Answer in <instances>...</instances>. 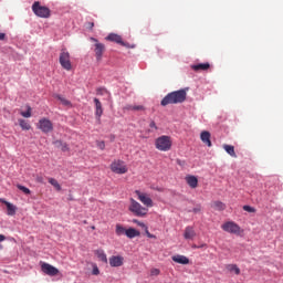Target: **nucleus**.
Wrapping results in <instances>:
<instances>
[{
	"instance_id": "473e14b6",
	"label": "nucleus",
	"mask_w": 283,
	"mask_h": 283,
	"mask_svg": "<svg viewBox=\"0 0 283 283\" xmlns=\"http://www.w3.org/2000/svg\"><path fill=\"white\" fill-rule=\"evenodd\" d=\"M21 116H23V118H30L32 116V107L28 106L27 112H21Z\"/></svg>"
},
{
	"instance_id": "79ce46f5",
	"label": "nucleus",
	"mask_w": 283,
	"mask_h": 283,
	"mask_svg": "<svg viewBox=\"0 0 283 283\" xmlns=\"http://www.w3.org/2000/svg\"><path fill=\"white\" fill-rule=\"evenodd\" d=\"M145 231H146L147 238H156V235L149 233V230L147 229V227L145 228Z\"/></svg>"
},
{
	"instance_id": "f8f14e48",
	"label": "nucleus",
	"mask_w": 283,
	"mask_h": 283,
	"mask_svg": "<svg viewBox=\"0 0 283 283\" xmlns=\"http://www.w3.org/2000/svg\"><path fill=\"white\" fill-rule=\"evenodd\" d=\"M106 41H111L112 43H117L118 45H123L124 48H127V43L123 41V38L116 33H109L106 36Z\"/></svg>"
},
{
	"instance_id": "ddd939ff",
	"label": "nucleus",
	"mask_w": 283,
	"mask_h": 283,
	"mask_svg": "<svg viewBox=\"0 0 283 283\" xmlns=\"http://www.w3.org/2000/svg\"><path fill=\"white\" fill-rule=\"evenodd\" d=\"M95 104V118L98 123H101V116H103V103H101V99L94 98Z\"/></svg>"
},
{
	"instance_id": "4be33fe9",
	"label": "nucleus",
	"mask_w": 283,
	"mask_h": 283,
	"mask_svg": "<svg viewBox=\"0 0 283 283\" xmlns=\"http://www.w3.org/2000/svg\"><path fill=\"white\" fill-rule=\"evenodd\" d=\"M223 149L224 151H227V154H229V156H231L232 158H238V155L235 154V147L224 144L223 145Z\"/></svg>"
},
{
	"instance_id": "c756f323",
	"label": "nucleus",
	"mask_w": 283,
	"mask_h": 283,
	"mask_svg": "<svg viewBox=\"0 0 283 283\" xmlns=\"http://www.w3.org/2000/svg\"><path fill=\"white\" fill-rule=\"evenodd\" d=\"M49 184L56 189V191H61V184L54 178H49Z\"/></svg>"
},
{
	"instance_id": "cd10ccee",
	"label": "nucleus",
	"mask_w": 283,
	"mask_h": 283,
	"mask_svg": "<svg viewBox=\"0 0 283 283\" xmlns=\"http://www.w3.org/2000/svg\"><path fill=\"white\" fill-rule=\"evenodd\" d=\"M19 125L21 129H24L25 132H30V129H32V126L25 119H19Z\"/></svg>"
},
{
	"instance_id": "2f4dec72",
	"label": "nucleus",
	"mask_w": 283,
	"mask_h": 283,
	"mask_svg": "<svg viewBox=\"0 0 283 283\" xmlns=\"http://www.w3.org/2000/svg\"><path fill=\"white\" fill-rule=\"evenodd\" d=\"M17 188L22 191V193H25V196H30V193H32V191L25 186L18 185Z\"/></svg>"
},
{
	"instance_id": "393cba45",
	"label": "nucleus",
	"mask_w": 283,
	"mask_h": 283,
	"mask_svg": "<svg viewBox=\"0 0 283 283\" xmlns=\"http://www.w3.org/2000/svg\"><path fill=\"white\" fill-rule=\"evenodd\" d=\"M212 209H214L216 211H224V209H227V206L222 201H213Z\"/></svg>"
},
{
	"instance_id": "412c9836",
	"label": "nucleus",
	"mask_w": 283,
	"mask_h": 283,
	"mask_svg": "<svg viewBox=\"0 0 283 283\" xmlns=\"http://www.w3.org/2000/svg\"><path fill=\"white\" fill-rule=\"evenodd\" d=\"M126 112H145L144 105H126L124 107Z\"/></svg>"
},
{
	"instance_id": "bb28decb",
	"label": "nucleus",
	"mask_w": 283,
	"mask_h": 283,
	"mask_svg": "<svg viewBox=\"0 0 283 283\" xmlns=\"http://www.w3.org/2000/svg\"><path fill=\"white\" fill-rule=\"evenodd\" d=\"M227 271L230 273H234V275H240V268L237 264H228L226 265Z\"/></svg>"
},
{
	"instance_id": "9b49d317",
	"label": "nucleus",
	"mask_w": 283,
	"mask_h": 283,
	"mask_svg": "<svg viewBox=\"0 0 283 283\" xmlns=\"http://www.w3.org/2000/svg\"><path fill=\"white\" fill-rule=\"evenodd\" d=\"M135 193H136L138 200L142 201L145 207H147V208L154 207V200H151V199L147 196V193L142 192L140 190H135Z\"/></svg>"
},
{
	"instance_id": "9d476101",
	"label": "nucleus",
	"mask_w": 283,
	"mask_h": 283,
	"mask_svg": "<svg viewBox=\"0 0 283 283\" xmlns=\"http://www.w3.org/2000/svg\"><path fill=\"white\" fill-rule=\"evenodd\" d=\"M41 271L42 273H44L45 275H50L51 277H54L59 273V269L45 262L41 263Z\"/></svg>"
},
{
	"instance_id": "aec40b11",
	"label": "nucleus",
	"mask_w": 283,
	"mask_h": 283,
	"mask_svg": "<svg viewBox=\"0 0 283 283\" xmlns=\"http://www.w3.org/2000/svg\"><path fill=\"white\" fill-rule=\"evenodd\" d=\"M186 182L189 185L191 189H196L198 187V177L196 176H187Z\"/></svg>"
},
{
	"instance_id": "1a4fd4ad",
	"label": "nucleus",
	"mask_w": 283,
	"mask_h": 283,
	"mask_svg": "<svg viewBox=\"0 0 283 283\" xmlns=\"http://www.w3.org/2000/svg\"><path fill=\"white\" fill-rule=\"evenodd\" d=\"M111 170L114 174H127V166L123 160H115L111 165Z\"/></svg>"
},
{
	"instance_id": "e433bc0d",
	"label": "nucleus",
	"mask_w": 283,
	"mask_h": 283,
	"mask_svg": "<svg viewBox=\"0 0 283 283\" xmlns=\"http://www.w3.org/2000/svg\"><path fill=\"white\" fill-rule=\"evenodd\" d=\"M134 224H137L138 227H142L143 229H146L147 226L144 222L138 221V219L133 220Z\"/></svg>"
},
{
	"instance_id": "a211bd4d",
	"label": "nucleus",
	"mask_w": 283,
	"mask_h": 283,
	"mask_svg": "<svg viewBox=\"0 0 283 283\" xmlns=\"http://www.w3.org/2000/svg\"><path fill=\"white\" fill-rule=\"evenodd\" d=\"M200 139L207 147H211V133L207 130L201 132Z\"/></svg>"
},
{
	"instance_id": "20e7f679",
	"label": "nucleus",
	"mask_w": 283,
	"mask_h": 283,
	"mask_svg": "<svg viewBox=\"0 0 283 283\" xmlns=\"http://www.w3.org/2000/svg\"><path fill=\"white\" fill-rule=\"evenodd\" d=\"M171 137L163 135L155 140V147L159 151H169L171 149Z\"/></svg>"
},
{
	"instance_id": "6ab92c4d",
	"label": "nucleus",
	"mask_w": 283,
	"mask_h": 283,
	"mask_svg": "<svg viewBox=\"0 0 283 283\" xmlns=\"http://www.w3.org/2000/svg\"><path fill=\"white\" fill-rule=\"evenodd\" d=\"M172 262H176L177 264H189V258L182 255V254H176L171 256Z\"/></svg>"
},
{
	"instance_id": "f257e3e1",
	"label": "nucleus",
	"mask_w": 283,
	"mask_h": 283,
	"mask_svg": "<svg viewBox=\"0 0 283 283\" xmlns=\"http://www.w3.org/2000/svg\"><path fill=\"white\" fill-rule=\"evenodd\" d=\"M189 88H181L179 91H174L168 93L160 102L163 107H167V105H178L180 103H185L187 101V91Z\"/></svg>"
},
{
	"instance_id": "58836bf2",
	"label": "nucleus",
	"mask_w": 283,
	"mask_h": 283,
	"mask_svg": "<svg viewBox=\"0 0 283 283\" xmlns=\"http://www.w3.org/2000/svg\"><path fill=\"white\" fill-rule=\"evenodd\" d=\"M149 127L151 129V132H156L158 129V126H156V122L151 120L150 124H149Z\"/></svg>"
},
{
	"instance_id": "49530a36",
	"label": "nucleus",
	"mask_w": 283,
	"mask_h": 283,
	"mask_svg": "<svg viewBox=\"0 0 283 283\" xmlns=\"http://www.w3.org/2000/svg\"><path fill=\"white\" fill-rule=\"evenodd\" d=\"M6 240V235L0 234V242H3Z\"/></svg>"
},
{
	"instance_id": "2eb2a0df",
	"label": "nucleus",
	"mask_w": 283,
	"mask_h": 283,
	"mask_svg": "<svg viewBox=\"0 0 283 283\" xmlns=\"http://www.w3.org/2000/svg\"><path fill=\"white\" fill-rule=\"evenodd\" d=\"M0 202H2V205H6L8 216H15L17 206L6 201V199H0Z\"/></svg>"
},
{
	"instance_id": "4c0bfd02",
	"label": "nucleus",
	"mask_w": 283,
	"mask_h": 283,
	"mask_svg": "<svg viewBox=\"0 0 283 283\" xmlns=\"http://www.w3.org/2000/svg\"><path fill=\"white\" fill-rule=\"evenodd\" d=\"M92 274H93V275H99V274H101V271L98 270V266H97V265H93Z\"/></svg>"
},
{
	"instance_id": "4468645a",
	"label": "nucleus",
	"mask_w": 283,
	"mask_h": 283,
	"mask_svg": "<svg viewBox=\"0 0 283 283\" xmlns=\"http://www.w3.org/2000/svg\"><path fill=\"white\" fill-rule=\"evenodd\" d=\"M109 265L113 268H118V266H123L124 262H125V258L120 256V255H113L108 259Z\"/></svg>"
},
{
	"instance_id": "5701e85b",
	"label": "nucleus",
	"mask_w": 283,
	"mask_h": 283,
	"mask_svg": "<svg viewBox=\"0 0 283 283\" xmlns=\"http://www.w3.org/2000/svg\"><path fill=\"white\" fill-rule=\"evenodd\" d=\"M139 235H140V231L134 228L126 229V237L129 238L130 240L134 238H138Z\"/></svg>"
},
{
	"instance_id": "c03bdc74",
	"label": "nucleus",
	"mask_w": 283,
	"mask_h": 283,
	"mask_svg": "<svg viewBox=\"0 0 283 283\" xmlns=\"http://www.w3.org/2000/svg\"><path fill=\"white\" fill-rule=\"evenodd\" d=\"M87 27H88L90 30H92L94 28V22H88Z\"/></svg>"
},
{
	"instance_id": "7c9ffc66",
	"label": "nucleus",
	"mask_w": 283,
	"mask_h": 283,
	"mask_svg": "<svg viewBox=\"0 0 283 283\" xmlns=\"http://www.w3.org/2000/svg\"><path fill=\"white\" fill-rule=\"evenodd\" d=\"M54 145H57V147H61L63 151H70V146H67L66 143H63L61 140H56Z\"/></svg>"
},
{
	"instance_id": "423d86ee",
	"label": "nucleus",
	"mask_w": 283,
	"mask_h": 283,
	"mask_svg": "<svg viewBox=\"0 0 283 283\" xmlns=\"http://www.w3.org/2000/svg\"><path fill=\"white\" fill-rule=\"evenodd\" d=\"M221 229L227 233H233L234 235H240V231L242 230L240 226L233 221H228L221 226Z\"/></svg>"
},
{
	"instance_id": "7ed1b4c3",
	"label": "nucleus",
	"mask_w": 283,
	"mask_h": 283,
	"mask_svg": "<svg viewBox=\"0 0 283 283\" xmlns=\"http://www.w3.org/2000/svg\"><path fill=\"white\" fill-rule=\"evenodd\" d=\"M130 213H134V216H137L138 218H144V216H147L149 209L143 207L136 199L130 198V206L128 208Z\"/></svg>"
},
{
	"instance_id": "ea45409f",
	"label": "nucleus",
	"mask_w": 283,
	"mask_h": 283,
	"mask_svg": "<svg viewBox=\"0 0 283 283\" xmlns=\"http://www.w3.org/2000/svg\"><path fill=\"white\" fill-rule=\"evenodd\" d=\"M96 145L102 151L105 149V142H96Z\"/></svg>"
},
{
	"instance_id": "39448f33",
	"label": "nucleus",
	"mask_w": 283,
	"mask_h": 283,
	"mask_svg": "<svg viewBox=\"0 0 283 283\" xmlns=\"http://www.w3.org/2000/svg\"><path fill=\"white\" fill-rule=\"evenodd\" d=\"M60 65L63 67V70H66V72H70L72 70V61L70 60V52L67 50L63 49L60 53Z\"/></svg>"
},
{
	"instance_id": "de8ad7c7",
	"label": "nucleus",
	"mask_w": 283,
	"mask_h": 283,
	"mask_svg": "<svg viewBox=\"0 0 283 283\" xmlns=\"http://www.w3.org/2000/svg\"><path fill=\"white\" fill-rule=\"evenodd\" d=\"M91 229L94 231L96 229V227L93 226Z\"/></svg>"
},
{
	"instance_id": "b1692460",
	"label": "nucleus",
	"mask_w": 283,
	"mask_h": 283,
	"mask_svg": "<svg viewBox=\"0 0 283 283\" xmlns=\"http://www.w3.org/2000/svg\"><path fill=\"white\" fill-rule=\"evenodd\" d=\"M95 255L98 258L101 262H104V264H107V254H105V251L96 250Z\"/></svg>"
},
{
	"instance_id": "dca6fc26",
	"label": "nucleus",
	"mask_w": 283,
	"mask_h": 283,
	"mask_svg": "<svg viewBox=\"0 0 283 283\" xmlns=\"http://www.w3.org/2000/svg\"><path fill=\"white\" fill-rule=\"evenodd\" d=\"M184 238L185 240H193L196 238V229L191 226L186 227Z\"/></svg>"
},
{
	"instance_id": "37998d69",
	"label": "nucleus",
	"mask_w": 283,
	"mask_h": 283,
	"mask_svg": "<svg viewBox=\"0 0 283 283\" xmlns=\"http://www.w3.org/2000/svg\"><path fill=\"white\" fill-rule=\"evenodd\" d=\"M0 41H6V33L0 32Z\"/></svg>"
},
{
	"instance_id": "72a5a7b5",
	"label": "nucleus",
	"mask_w": 283,
	"mask_h": 283,
	"mask_svg": "<svg viewBox=\"0 0 283 283\" xmlns=\"http://www.w3.org/2000/svg\"><path fill=\"white\" fill-rule=\"evenodd\" d=\"M97 96H105V94H109L106 88L99 87L96 90Z\"/></svg>"
},
{
	"instance_id": "f704fd0d",
	"label": "nucleus",
	"mask_w": 283,
	"mask_h": 283,
	"mask_svg": "<svg viewBox=\"0 0 283 283\" xmlns=\"http://www.w3.org/2000/svg\"><path fill=\"white\" fill-rule=\"evenodd\" d=\"M243 211H248V213H255V208L251 206H243Z\"/></svg>"
},
{
	"instance_id": "c85d7f7f",
	"label": "nucleus",
	"mask_w": 283,
	"mask_h": 283,
	"mask_svg": "<svg viewBox=\"0 0 283 283\" xmlns=\"http://www.w3.org/2000/svg\"><path fill=\"white\" fill-rule=\"evenodd\" d=\"M56 98L59 102H61L62 105H64V107H72V102H70L65 97H63L61 95H56Z\"/></svg>"
},
{
	"instance_id": "f03ea898",
	"label": "nucleus",
	"mask_w": 283,
	"mask_h": 283,
	"mask_svg": "<svg viewBox=\"0 0 283 283\" xmlns=\"http://www.w3.org/2000/svg\"><path fill=\"white\" fill-rule=\"evenodd\" d=\"M32 12L40 19H50L52 11L45 6H41L40 1H35L32 4Z\"/></svg>"
},
{
	"instance_id": "0eeeda50",
	"label": "nucleus",
	"mask_w": 283,
	"mask_h": 283,
	"mask_svg": "<svg viewBox=\"0 0 283 283\" xmlns=\"http://www.w3.org/2000/svg\"><path fill=\"white\" fill-rule=\"evenodd\" d=\"M94 44V52L96 61H102L103 54L105 53V44L98 42L95 38H91Z\"/></svg>"
},
{
	"instance_id": "f3484780",
	"label": "nucleus",
	"mask_w": 283,
	"mask_h": 283,
	"mask_svg": "<svg viewBox=\"0 0 283 283\" xmlns=\"http://www.w3.org/2000/svg\"><path fill=\"white\" fill-rule=\"evenodd\" d=\"M209 67H211V64H209V62L191 65V70H193V72H207Z\"/></svg>"
},
{
	"instance_id": "c9c22d12",
	"label": "nucleus",
	"mask_w": 283,
	"mask_h": 283,
	"mask_svg": "<svg viewBox=\"0 0 283 283\" xmlns=\"http://www.w3.org/2000/svg\"><path fill=\"white\" fill-rule=\"evenodd\" d=\"M150 275L151 276H158V275H160V270L159 269H156V268H154V269H151L150 270Z\"/></svg>"
},
{
	"instance_id": "6e6552de",
	"label": "nucleus",
	"mask_w": 283,
	"mask_h": 283,
	"mask_svg": "<svg viewBox=\"0 0 283 283\" xmlns=\"http://www.w3.org/2000/svg\"><path fill=\"white\" fill-rule=\"evenodd\" d=\"M38 129H41L43 134H50V132L54 130V125L48 118H42L39 120Z\"/></svg>"
},
{
	"instance_id": "a18cd8bd",
	"label": "nucleus",
	"mask_w": 283,
	"mask_h": 283,
	"mask_svg": "<svg viewBox=\"0 0 283 283\" xmlns=\"http://www.w3.org/2000/svg\"><path fill=\"white\" fill-rule=\"evenodd\" d=\"M36 182L43 184V177H36Z\"/></svg>"
},
{
	"instance_id": "09e8293b",
	"label": "nucleus",
	"mask_w": 283,
	"mask_h": 283,
	"mask_svg": "<svg viewBox=\"0 0 283 283\" xmlns=\"http://www.w3.org/2000/svg\"><path fill=\"white\" fill-rule=\"evenodd\" d=\"M3 249V245L0 244V250Z\"/></svg>"
},
{
	"instance_id": "a19ab883",
	"label": "nucleus",
	"mask_w": 283,
	"mask_h": 283,
	"mask_svg": "<svg viewBox=\"0 0 283 283\" xmlns=\"http://www.w3.org/2000/svg\"><path fill=\"white\" fill-rule=\"evenodd\" d=\"M202 211V208L200 206L192 209V213H200Z\"/></svg>"
},
{
	"instance_id": "a878e982",
	"label": "nucleus",
	"mask_w": 283,
	"mask_h": 283,
	"mask_svg": "<svg viewBox=\"0 0 283 283\" xmlns=\"http://www.w3.org/2000/svg\"><path fill=\"white\" fill-rule=\"evenodd\" d=\"M115 233L118 237L126 235L127 234V229H125V227H123V224L117 223L116 227H115Z\"/></svg>"
}]
</instances>
